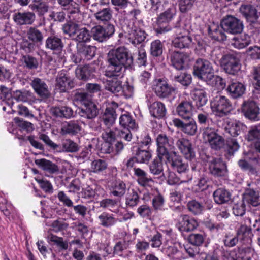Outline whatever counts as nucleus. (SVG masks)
<instances>
[{
  "instance_id": "f257e3e1",
  "label": "nucleus",
  "mask_w": 260,
  "mask_h": 260,
  "mask_svg": "<svg viewBox=\"0 0 260 260\" xmlns=\"http://www.w3.org/2000/svg\"><path fill=\"white\" fill-rule=\"evenodd\" d=\"M133 62L132 56L128 54L127 50L124 47L112 49L109 52L108 65L105 75L108 77L113 78L103 80L104 87L106 90L118 95L121 82L116 77L122 75L124 67L130 66Z\"/></svg>"
},
{
  "instance_id": "f03ea898",
  "label": "nucleus",
  "mask_w": 260,
  "mask_h": 260,
  "mask_svg": "<svg viewBox=\"0 0 260 260\" xmlns=\"http://www.w3.org/2000/svg\"><path fill=\"white\" fill-rule=\"evenodd\" d=\"M137 25L138 23L133 20L127 21L122 27L124 36L134 45L141 43L146 38L145 32L140 29Z\"/></svg>"
},
{
  "instance_id": "7ed1b4c3",
  "label": "nucleus",
  "mask_w": 260,
  "mask_h": 260,
  "mask_svg": "<svg viewBox=\"0 0 260 260\" xmlns=\"http://www.w3.org/2000/svg\"><path fill=\"white\" fill-rule=\"evenodd\" d=\"M157 146V152L158 158L160 159H167L169 161L170 151L174 148V141L171 137L166 134H159L156 138Z\"/></svg>"
},
{
  "instance_id": "20e7f679",
  "label": "nucleus",
  "mask_w": 260,
  "mask_h": 260,
  "mask_svg": "<svg viewBox=\"0 0 260 260\" xmlns=\"http://www.w3.org/2000/svg\"><path fill=\"white\" fill-rule=\"evenodd\" d=\"M211 108L214 114L222 117L232 109V104L228 98L223 95H217L211 102Z\"/></svg>"
},
{
  "instance_id": "39448f33",
  "label": "nucleus",
  "mask_w": 260,
  "mask_h": 260,
  "mask_svg": "<svg viewBox=\"0 0 260 260\" xmlns=\"http://www.w3.org/2000/svg\"><path fill=\"white\" fill-rule=\"evenodd\" d=\"M220 63L224 71L229 74L235 75L240 69V60L238 56L233 53L223 55Z\"/></svg>"
},
{
  "instance_id": "423d86ee",
  "label": "nucleus",
  "mask_w": 260,
  "mask_h": 260,
  "mask_svg": "<svg viewBox=\"0 0 260 260\" xmlns=\"http://www.w3.org/2000/svg\"><path fill=\"white\" fill-rule=\"evenodd\" d=\"M213 70L211 63L202 59H198L193 67V74L198 78L206 81L211 77Z\"/></svg>"
},
{
  "instance_id": "0eeeda50",
  "label": "nucleus",
  "mask_w": 260,
  "mask_h": 260,
  "mask_svg": "<svg viewBox=\"0 0 260 260\" xmlns=\"http://www.w3.org/2000/svg\"><path fill=\"white\" fill-rule=\"evenodd\" d=\"M203 138L205 142L208 143L213 149H220L224 145L223 138L213 128H205L203 133Z\"/></svg>"
},
{
  "instance_id": "6e6552de",
  "label": "nucleus",
  "mask_w": 260,
  "mask_h": 260,
  "mask_svg": "<svg viewBox=\"0 0 260 260\" xmlns=\"http://www.w3.org/2000/svg\"><path fill=\"white\" fill-rule=\"evenodd\" d=\"M176 13V10L174 6H172L164 12L161 13L157 18V27L155 26V30L157 33H164L168 31L170 28L168 26H163L171 21L175 17Z\"/></svg>"
},
{
  "instance_id": "1a4fd4ad",
  "label": "nucleus",
  "mask_w": 260,
  "mask_h": 260,
  "mask_svg": "<svg viewBox=\"0 0 260 260\" xmlns=\"http://www.w3.org/2000/svg\"><path fill=\"white\" fill-rule=\"evenodd\" d=\"M85 98L86 94L84 93L77 95V99L79 100L84 105V107L79 109L78 112L82 117L91 119L97 115L98 108L93 103L85 101Z\"/></svg>"
},
{
  "instance_id": "9d476101",
  "label": "nucleus",
  "mask_w": 260,
  "mask_h": 260,
  "mask_svg": "<svg viewBox=\"0 0 260 260\" xmlns=\"http://www.w3.org/2000/svg\"><path fill=\"white\" fill-rule=\"evenodd\" d=\"M153 89L160 98H167L174 92L176 88L170 85L165 79H156L153 83Z\"/></svg>"
},
{
  "instance_id": "9b49d317",
  "label": "nucleus",
  "mask_w": 260,
  "mask_h": 260,
  "mask_svg": "<svg viewBox=\"0 0 260 260\" xmlns=\"http://www.w3.org/2000/svg\"><path fill=\"white\" fill-rule=\"evenodd\" d=\"M176 37L173 41L174 47L179 48H190L193 46V42L188 31L180 28L176 30Z\"/></svg>"
},
{
  "instance_id": "f8f14e48",
  "label": "nucleus",
  "mask_w": 260,
  "mask_h": 260,
  "mask_svg": "<svg viewBox=\"0 0 260 260\" xmlns=\"http://www.w3.org/2000/svg\"><path fill=\"white\" fill-rule=\"evenodd\" d=\"M221 26L224 31L231 34L240 33L243 30L242 22L232 16L224 18L221 21Z\"/></svg>"
},
{
  "instance_id": "ddd939ff",
  "label": "nucleus",
  "mask_w": 260,
  "mask_h": 260,
  "mask_svg": "<svg viewBox=\"0 0 260 260\" xmlns=\"http://www.w3.org/2000/svg\"><path fill=\"white\" fill-rule=\"evenodd\" d=\"M114 31V27L111 24L108 25L106 28L101 25H97L92 28L91 36L94 40L102 42L111 36Z\"/></svg>"
},
{
  "instance_id": "4468645a",
  "label": "nucleus",
  "mask_w": 260,
  "mask_h": 260,
  "mask_svg": "<svg viewBox=\"0 0 260 260\" xmlns=\"http://www.w3.org/2000/svg\"><path fill=\"white\" fill-rule=\"evenodd\" d=\"M259 110L257 104L252 101L245 102L242 105V111L244 115L252 120L256 121L259 119Z\"/></svg>"
},
{
  "instance_id": "2eb2a0df",
  "label": "nucleus",
  "mask_w": 260,
  "mask_h": 260,
  "mask_svg": "<svg viewBox=\"0 0 260 260\" xmlns=\"http://www.w3.org/2000/svg\"><path fill=\"white\" fill-rule=\"evenodd\" d=\"M176 146L180 152L187 159H192L195 156V152L190 141L184 138L178 139Z\"/></svg>"
},
{
  "instance_id": "dca6fc26",
  "label": "nucleus",
  "mask_w": 260,
  "mask_h": 260,
  "mask_svg": "<svg viewBox=\"0 0 260 260\" xmlns=\"http://www.w3.org/2000/svg\"><path fill=\"white\" fill-rule=\"evenodd\" d=\"M172 65L177 70H182L186 67L189 61V56L179 52H173L170 54Z\"/></svg>"
},
{
  "instance_id": "f3484780",
  "label": "nucleus",
  "mask_w": 260,
  "mask_h": 260,
  "mask_svg": "<svg viewBox=\"0 0 260 260\" xmlns=\"http://www.w3.org/2000/svg\"><path fill=\"white\" fill-rule=\"evenodd\" d=\"M180 247V244L176 242V239H172L170 240L167 238L162 246V252L165 254L167 255L169 257L174 258H177L180 254L178 247Z\"/></svg>"
},
{
  "instance_id": "a211bd4d",
  "label": "nucleus",
  "mask_w": 260,
  "mask_h": 260,
  "mask_svg": "<svg viewBox=\"0 0 260 260\" xmlns=\"http://www.w3.org/2000/svg\"><path fill=\"white\" fill-rule=\"evenodd\" d=\"M96 48L92 46L84 45L79 49L76 56H73V59L75 57L74 61L76 63L80 62L81 58L83 59L90 60L95 55Z\"/></svg>"
},
{
  "instance_id": "6ab92c4d",
  "label": "nucleus",
  "mask_w": 260,
  "mask_h": 260,
  "mask_svg": "<svg viewBox=\"0 0 260 260\" xmlns=\"http://www.w3.org/2000/svg\"><path fill=\"white\" fill-rule=\"evenodd\" d=\"M177 226L181 232H189L193 230L198 226L197 221L186 215L180 216Z\"/></svg>"
},
{
  "instance_id": "aec40b11",
  "label": "nucleus",
  "mask_w": 260,
  "mask_h": 260,
  "mask_svg": "<svg viewBox=\"0 0 260 260\" xmlns=\"http://www.w3.org/2000/svg\"><path fill=\"white\" fill-rule=\"evenodd\" d=\"M226 90L232 98L237 99L244 94L246 86L241 82L233 81L229 84Z\"/></svg>"
},
{
  "instance_id": "412c9836",
  "label": "nucleus",
  "mask_w": 260,
  "mask_h": 260,
  "mask_svg": "<svg viewBox=\"0 0 260 260\" xmlns=\"http://www.w3.org/2000/svg\"><path fill=\"white\" fill-rule=\"evenodd\" d=\"M35 92L41 97L46 98L50 95V91L45 82L41 79L35 78L31 84Z\"/></svg>"
},
{
  "instance_id": "4be33fe9",
  "label": "nucleus",
  "mask_w": 260,
  "mask_h": 260,
  "mask_svg": "<svg viewBox=\"0 0 260 260\" xmlns=\"http://www.w3.org/2000/svg\"><path fill=\"white\" fill-rule=\"evenodd\" d=\"M192 108L191 102H182L177 107L176 112L182 118L190 120L192 116Z\"/></svg>"
},
{
  "instance_id": "5701e85b",
  "label": "nucleus",
  "mask_w": 260,
  "mask_h": 260,
  "mask_svg": "<svg viewBox=\"0 0 260 260\" xmlns=\"http://www.w3.org/2000/svg\"><path fill=\"white\" fill-rule=\"evenodd\" d=\"M244 125L240 122L233 119H226L224 122V128L231 136H238Z\"/></svg>"
},
{
  "instance_id": "b1692460",
  "label": "nucleus",
  "mask_w": 260,
  "mask_h": 260,
  "mask_svg": "<svg viewBox=\"0 0 260 260\" xmlns=\"http://www.w3.org/2000/svg\"><path fill=\"white\" fill-rule=\"evenodd\" d=\"M209 169L211 173L216 176L224 175L226 172L225 165L220 158L211 160Z\"/></svg>"
},
{
  "instance_id": "393cba45",
  "label": "nucleus",
  "mask_w": 260,
  "mask_h": 260,
  "mask_svg": "<svg viewBox=\"0 0 260 260\" xmlns=\"http://www.w3.org/2000/svg\"><path fill=\"white\" fill-rule=\"evenodd\" d=\"M191 95L198 108L204 106L207 103L208 99L206 92L204 89L195 88L191 91Z\"/></svg>"
},
{
  "instance_id": "a878e982",
  "label": "nucleus",
  "mask_w": 260,
  "mask_h": 260,
  "mask_svg": "<svg viewBox=\"0 0 260 260\" xmlns=\"http://www.w3.org/2000/svg\"><path fill=\"white\" fill-rule=\"evenodd\" d=\"M35 19V15L31 12H18L13 15L14 21L20 25L31 24Z\"/></svg>"
},
{
  "instance_id": "bb28decb",
  "label": "nucleus",
  "mask_w": 260,
  "mask_h": 260,
  "mask_svg": "<svg viewBox=\"0 0 260 260\" xmlns=\"http://www.w3.org/2000/svg\"><path fill=\"white\" fill-rule=\"evenodd\" d=\"M95 69L93 67L86 65L83 67H78L76 70V76L80 80H87L92 78Z\"/></svg>"
},
{
  "instance_id": "cd10ccee",
  "label": "nucleus",
  "mask_w": 260,
  "mask_h": 260,
  "mask_svg": "<svg viewBox=\"0 0 260 260\" xmlns=\"http://www.w3.org/2000/svg\"><path fill=\"white\" fill-rule=\"evenodd\" d=\"M134 174L137 177L139 184L142 186H151L153 184L152 179L148 176L146 172L140 168H134Z\"/></svg>"
},
{
  "instance_id": "c85d7f7f",
  "label": "nucleus",
  "mask_w": 260,
  "mask_h": 260,
  "mask_svg": "<svg viewBox=\"0 0 260 260\" xmlns=\"http://www.w3.org/2000/svg\"><path fill=\"white\" fill-rule=\"evenodd\" d=\"M171 165L173 169L179 174H182L186 177L188 173L189 167L187 162L184 161L181 157H176L172 159Z\"/></svg>"
},
{
  "instance_id": "c756f323",
  "label": "nucleus",
  "mask_w": 260,
  "mask_h": 260,
  "mask_svg": "<svg viewBox=\"0 0 260 260\" xmlns=\"http://www.w3.org/2000/svg\"><path fill=\"white\" fill-rule=\"evenodd\" d=\"M13 98L17 101L26 102L29 104H33L36 101L33 93L27 90H16L14 92Z\"/></svg>"
},
{
  "instance_id": "7c9ffc66",
  "label": "nucleus",
  "mask_w": 260,
  "mask_h": 260,
  "mask_svg": "<svg viewBox=\"0 0 260 260\" xmlns=\"http://www.w3.org/2000/svg\"><path fill=\"white\" fill-rule=\"evenodd\" d=\"M73 85L72 80L63 74H60L56 79V87L60 92H66L71 89Z\"/></svg>"
},
{
  "instance_id": "2f4dec72",
  "label": "nucleus",
  "mask_w": 260,
  "mask_h": 260,
  "mask_svg": "<svg viewBox=\"0 0 260 260\" xmlns=\"http://www.w3.org/2000/svg\"><path fill=\"white\" fill-rule=\"evenodd\" d=\"M245 222L247 225H242L237 231V237L240 240H250L252 233L249 227L251 224V220L249 218L245 219Z\"/></svg>"
},
{
  "instance_id": "473e14b6",
  "label": "nucleus",
  "mask_w": 260,
  "mask_h": 260,
  "mask_svg": "<svg viewBox=\"0 0 260 260\" xmlns=\"http://www.w3.org/2000/svg\"><path fill=\"white\" fill-rule=\"evenodd\" d=\"M192 179V176L190 174H186V177L184 175H181L180 177L176 176L174 172H169L167 177V183L170 185L179 184L180 183H187Z\"/></svg>"
},
{
  "instance_id": "72a5a7b5",
  "label": "nucleus",
  "mask_w": 260,
  "mask_h": 260,
  "mask_svg": "<svg viewBox=\"0 0 260 260\" xmlns=\"http://www.w3.org/2000/svg\"><path fill=\"white\" fill-rule=\"evenodd\" d=\"M251 42L250 37L245 34L234 37L232 44L236 48L241 49L248 46Z\"/></svg>"
},
{
  "instance_id": "f704fd0d",
  "label": "nucleus",
  "mask_w": 260,
  "mask_h": 260,
  "mask_svg": "<svg viewBox=\"0 0 260 260\" xmlns=\"http://www.w3.org/2000/svg\"><path fill=\"white\" fill-rule=\"evenodd\" d=\"M205 82L208 85L218 91L222 90L226 86L224 79L219 76L214 75V73Z\"/></svg>"
},
{
  "instance_id": "c9c22d12",
  "label": "nucleus",
  "mask_w": 260,
  "mask_h": 260,
  "mask_svg": "<svg viewBox=\"0 0 260 260\" xmlns=\"http://www.w3.org/2000/svg\"><path fill=\"white\" fill-rule=\"evenodd\" d=\"M151 115L155 118H161L166 113L165 105L160 102H155L149 106Z\"/></svg>"
},
{
  "instance_id": "e433bc0d",
  "label": "nucleus",
  "mask_w": 260,
  "mask_h": 260,
  "mask_svg": "<svg viewBox=\"0 0 260 260\" xmlns=\"http://www.w3.org/2000/svg\"><path fill=\"white\" fill-rule=\"evenodd\" d=\"M126 188V185L123 181L117 180L112 182L110 189L113 196L121 197L125 194Z\"/></svg>"
},
{
  "instance_id": "4c0bfd02",
  "label": "nucleus",
  "mask_w": 260,
  "mask_h": 260,
  "mask_svg": "<svg viewBox=\"0 0 260 260\" xmlns=\"http://www.w3.org/2000/svg\"><path fill=\"white\" fill-rule=\"evenodd\" d=\"M46 46L52 50L59 51L63 48L61 39L55 36L48 37L46 41Z\"/></svg>"
},
{
  "instance_id": "58836bf2",
  "label": "nucleus",
  "mask_w": 260,
  "mask_h": 260,
  "mask_svg": "<svg viewBox=\"0 0 260 260\" xmlns=\"http://www.w3.org/2000/svg\"><path fill=\"white\" fill-rule=\"evenodd\" d=\"M214 200L217 204H223L228 202L231 199V194L223 188H219L213 194Z\"/></svg>"
},
{
  "instance_id": "ea45409f",
  "label": "nucleus",
  "mask_w": 260,
  "mask_h": 260,
  "mask_svg": "<svg viewBox=\"0 0 260 260\" xmlns=\"http://www.w3.org/2000/svg\"><path fill=\"white\" fill-rule=\"evenodd\" d=\"M99 224L104 227H110L113 225L117 221L113 215L107 212H103L98 216Z\"/></svg>"
},
{
  "instance_id": "a19ab883",
  "label": "nucleus",
  "mask_w": 260,
  "mask_h": 260,
  "mask_svg": "<svg viewBox=\"0 0 260 260\" xmlns=\"http://www.w3.org/2000/svg\"><path fill=\"white\" fill-rule=\"evenodd\" d=\"M51 111L54 115L59 117L69 118L73 115L72 109L67 106L53 107L52 108Z\"/></svg>"
},
{
  "instance_id": "79ce46f5",
  "label": "nucleus",
  "mask_w": 260,
  "mask_h": 260,
  "mask_svg": "<svg viewBox=\"0 0 260 260\" xmlns=\"http://www.w3.org/2000/svg\"><path fill=\"white\" fill-rule=\"evenodd\" d=\"M119 123L121 126L128 129H134L137 128L135 120L128 113L123 114L120 117Z\"/></svg>"
},
{
  "instance_id": "37998d69",
  "label": "nucleus",
  "mask_w": 260,
  "mask_h": 260,
  "mask_svg": "<svg viewBox=\"0 0 260 260\" xmlns=\"http://www.w3.org/2000/svg\"><path fill=\"white\" fill-rule=\"evenodd\" d=\"M35 163L43 170L51 173H54L58 170V168L56 165L45 159H37L35 160Z\"/></svg>"
},
{
  "instance_id": "c03bdc74",
  "label": "nucleus",
  "mask_w": 260,
  "mask_h": 260,
  "mask_svg": "<svg viewBox=\"0 0 260 260\" xmlns=\"http://www.w3.org/2000/svg\"><path fill=\"white\" fill-rule=\"evenodd\" d=\"M222 29H223L222 27H220L213 24L209 27V32L211 37L214 39L218 41H223L226 37Z\"/></svg>"
},
{
  "instance_id": "a18cd8bd",
  "label": "nucleus",
  "mask_w": 260,
  "mask_h": 260,
  "mask_svg": "<svg viewBox=\"0 0 260 260\" xmlns=\"http://www.w3.org/2000/svg\"><path fill=\"white\" fill-rule=\"evenodd\" d=\"M81 129L79 124L74 121H71L63 125L61 129L62 134H75L79 132Z\"/></svg>"
},
{
  "instance_id": "49530a36",
  "label": "nucleus",
  "mask_w": 260,
  "mask_h": 260,
  "mask_svg": "<svg viewBox=\"0 0 260 260\" xmlns=\"http://www.w3.org/2000/svg\"><path fill=\"white\" fill-rule=\"evenodd\" d=\"M244 201L253 206H256L260 204V190H250L244 197Z\"/></svg>"
},
{
  "instance_id": "de8ad7c7",
  "label": "nucleus",
  "mask_w": 260,
  "mask_h": 260,
  "mask_svg": "<svg viewBox=\"0 0 260 260\" xmlns=\"http://www.w3.org/2000/svg\"><path fill=\"white\" fill-rule=\"evenodd\" d=\"M30 9L37 12L41 15H43L48 11V7L46 4L42 0H34L29 5Z\"/></svg>"
},
{
  "instance_id": "09e8293b",
  "label": "nucleus",
  "mask_w": 260,
  "mask_h": 260,
  "mask_svg": "<svg viewBox=\"0 0 260 260\" xmlns=\"http://www.w3.org/2000/svg\"><path fill=\"white\" fill-rule=\"evenodd\" d=\"M241 11L247 19L253 21L258 18L256 9L251 6H244L241 8Z\"/></svg>"
},
{
  "instance_id": "8fccbe9b",
  "label": "nucleus",
  "mask_w": 260,
  "mask_h": 260,
  "mask_svg": "<svg viewBox=\"0 0 260 260\" xmlns=\"http://www.w3.org/2000/svg\"><path fill=\"white\" fill-rule=\"evenodd\" d=\"M48 240L49 242L52 243L60 250H66L68 248V243L63 241L62 238L50 234L48 236Z\"/></svg>"
},
{
  "instance_id": "3c124183",
  "label": "nucleus",
  "mask_w": 260,
  "mask_h": 260,
  "mask_svg": "<svg viewBox=\"0 0 260 260\" xmlns=\"http://www.w3.org/2000/svg\"><path fill=\"white\" fill-rule=\"evenodd\" d=\"M139 201V196L137 190L134 188H129L126 198V205L134 207L138 204Z\"/></svg>"
},
{
  "instance_id": "603ef678",
  "label": "nucleus",
  "mask_w": 260,
  "mask_h": 260,
  "mask_svg": "<svg viewBox=\"0 0 260 260\" xmlns=\"http://www.w3.org/2000/svg\"><path fill=\"white\" fill-rule=\"evenodd\" d=\"M246 250H247V248L224 251L222 255L223 260H240L241 259V253L243 251Z\"/></svg>"
},
{
  "instance_id": "864d4df0",
  "label": "nucleus",
  "mask_w": 260,
  "mask_h": 260,
  "mask_svg": "<svg viewBox=\"0 0 260 260\" xmlns=\"http://www.w3.org/2000/svg\"><path fill=\"white\" fill-rule=\"evenodd\" d=\"M94 17L97 20L101 22H107L112 17V12L109 8H104L94 13Z\"/></svg>"
},
{
  "instance_id": "5fc2aeb1",
  "label": "nucleus",
  "mask_w": 260,
  "mask_h": 260,
  "mask_svg": "<svg viewBox=\"0 0 260 260\" xmlns=\"http://www.w3.org/2000/svg\"><path fill=\"white\" fill-rule=\"evenodd\" d=\"M152 157L149 150L139 149L136 154V160L140 163L147 164Z\"/></svg>"
},
{
  "instance_id": "6e6d98bb",
  "label": "nucleus",
  "mask_w": 260,
  "mask_h": 260,
  "mask_svg": "<svg viewBox=\"0 0 260 260\" xmlns=\"http://www.w3.org/2000/svg\"><path fill=\"white\" fill-rule=\"evenodd\" d=\"M116 118L115 110L113 108L111 110L109 107L107 108L103 117L105 124L107 126L112 125L114 123Z\"/></svg>"
},
{
  "instance_id": "4d7b16f0",
  "label": "nucleus",
  "mask_w": 260,
  "mask_h": 260,
  "mask_svg": "<svg viewBox=\"0 0 260 260\" xmlns=\"http://www.w3.org/2000/svg\"><path fill=\"white\" fill-rule=\"evenodd\" d=\"M0 94H1V98L3 99V102L8 104L10 108H12L13 104L11 98L13 96L10 92L8 88H6L5 86L0 85Z\"/></svg>"
},
{
  "instance_id": "13d9d810",
  "label": "nucleus",
  "mask_w": 260,
  "mask_h": 260,
  "mask_svg": "<svg viewBox=\"0 0 260 260\" xmlns=\"http://www.w3.org/2000/svg\"><path fill=\"white\" fill-rule=\"evenodd\" d=\"M79 27V24L73 22H69L63 25L62 30L64 34L72 37L77 32Z\"/></svg>"
},
{
  "instance_id": "bf43d9fd",
  "label": "nucleus",
  "mask_w": 260,
  "mask_h": 260,
  "mask_svg": "<svg viewBox=\"0 0 260 260\" xmlns=\"http://www.w3.org/2000/svg\"><path fill=\"white\" fill-rule=\"evenodd\" d=\"M187 207L189 211L195 215L202 213L204 209V206L196 200L189 201L187 204Z\"/></svg>"
},
{
  "instance_id": "052dcab7",
  "label": "nucleus",
  "mask_w": 260,
  "mask_h": 260,
  "mask_svg": "<svg viewBox=\"0 0 260 260\" xmlns=\"http://www.w3.org/2000/svg\"><path fill=\"white\" fill-rule=\"evenodd\" d=\"M107 167L106 161L102 159H96L91 164V171L93 173H98L105 170Z\"/></svg>"
},
{
  "instance_id": "680f3d73",
  "label": "nucleus",
  "mask_w": 260,
  "mask_h": 260,
  "mask_svg": "<svg viewBox=\"0 0 260 260\" xmlns=\"http://www.w3.org/2000/svg\"><path fill=\"white\" fill-rule=\"evenodd\" d=\"M119 90L118 96L123 95L126 98H128L131 97L133 94V87L128 82H125L123 85L121 84Z\"/></svg>"
},
{
  "instance_id": "e2e57ef3",
  "label": "nucleus",
  "mask_w": 260,
  "mask_h": 260,
  "mask_svg": "<svg viewBox=\"0 0 260 260\" xmlns=\"http://www.w3.org/2000/svg\"><path fill=\"white\" fill-rule=\"evenodd\" d=\"M154 159L150 165L149 168L151 173L154 175L159 174L163 170L162 160H167V159Z\"/></svg>"
},
{
  "instance_id": "0e129e2a",
  "label": "nucleus",
  "mask_w": 260,
  "mask_h": 260,
  "mask_svg": "<svg viewBox=\"0 0 260 260\" xmlns=\"http://www.w3.org/2000/svg\"><path fill=\"white\" fill-rule=\"evenodd\" d=\"M75 40L79 42H87L90 39L91 35L88 30L85 28H79Z\"/></svg>"
},
{
  "instance_id": "69168bd1",
  "label": "nucleus",
  "mask_w": 260,
  "mask_h": 260,
  "mask_svg": "<svg viewBox=\"0 0 260 260\" xmlns=\"http://www.w3.org/2000/svg\"><path fill=\"white\" fill-rule=\"evenodd\" d=\"M150 51L153 56H158L161 55L162 53V45L161 42L158 40L153 41L151 43Z\"/></svg>"
},
{
  "instance_id": "338daca9",
  "label": "nucleus",
  "mask_w": 260,
  "mask_h": 260,
  "mask_svg": "<svg viewBox=\"0 0 260 260\" xmlns=\"http://www.w3.org/2000/svg\"><path fill=\"white\" fill-rule=\"evenodd\" d=\"M28 38L34 42L42 41L43 36L42 33L38 29L31 27L27 32Z\"/></svg>"
},
{
  "instance_id": "774afa93",
  "label": "nucleus",
  "mask_w": 260,
  "mask_h": 260,
  "mask_svg": "<svg viewBox=\"0 0 260 260\" xmlns=\"http://www.w3.org/2000/svg\"><path fill=\"white\" fill-rule=\"evenodd\" d=\"M248 141H260V124L252 127L247 136Z\"/></svg>"
}]
</instances>
